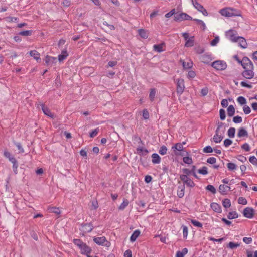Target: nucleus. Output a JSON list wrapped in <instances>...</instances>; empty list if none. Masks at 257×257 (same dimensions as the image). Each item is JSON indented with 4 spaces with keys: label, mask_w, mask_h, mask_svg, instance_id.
<instances>
[{
    "label": "nucleus",
    "mask_w": 257,
    "mask_h": 257,
    "mask_svg": "<svg viewBox=\"0 0 257 257\" xmlns=\"http://www.w3.org/2000/svg\"><path fill=\"white\" fill-rule=\"evenodd\" d=\"M73 243L77 246L80 250L81 254L85 255L86 256L89 255L92 252L91 248L87 245L86 243L82 241L80 239H74Z\"/></svg>",
    "instance_id": "1"
},
{
    "label": "nucleus",
    "mask_w": 257,
    "mask_h": 257,
    "mask_svg": "<svg viewBox=\"0 0 257 257\" xmlns=\"http://www.w3.org/2000/svg\"><path fill=\"white\" fill-rule=\"evenodd\" d=\"M227 35L229 38V39L234 42H238V44L240 47L242 48H246L247 46V43L246 42V39L240 36H236V35L234 33V31L233 30H229L227 32Z\"/></svg>",
    "instance_id": "2"
},
{
    "label": "nucleus",
    "mask_w": 257,
    "mask_h": 257,
    "mask_svg": "<svg viewBox=\"0 0 257 257\" xmlns=\"http://www.w3.org/2000/svg\"><path fill=\"white\" fill-rule=\"evenodd\" d=\"M220 13L221 15L227 17L241 16L240 11L230 7L221 9Z\"/></svg>",
    "instance_id": "3"
},
{
    "label": "nucleus",
    "mask_w": 257,
    "mask_h": 257,
    "mask_svg": "<svg viewBox=\"0 0 257 257\" xmlns=\"http://www.w3.org/2000/svg\"><path fill=\"white\" fill-rule=\"evenodd\" d=\"M211 66L217 70H224L227 67L226 63L222 60H216L211 63Z\"/></svg>",
    "instance_id": "4"
},
{
    "label": "nucleus",
    "mask_w": 257,
    "mask_h": 257,
    "mask_svg": "<svg viewBox=\"0 0 257 257\" xmlns=\"http://www.w3.org/2000/svg\"><path fill=\"white\" fill-rule=\"evenodd\" d=\"M185 89L184 81L182 78H179L176 83V93L178 96H180Z\"/></svg>",
    "instance_id": "5"
},
{
    "label": "nucleus",
    "mask_w": 257,
    "mask_h": 257,
    "mask_svg": "<svg viewBox=\"0 0 257 257\" xmlns=\"http://www.w3.org/2000/svg\"><path fill=\"white\" fill-rule=\"evenodd\" d=\"M171 149L173 150L174 155L176 156H184V153L182 152L183 151V146H182V143H176L172 147Z\"/></svg>",
    "instance_id": "6"
},
{
    "label": "nucleus",
    "mask_w": 257,
    "mask_h": 257,
    "mask_svg": "<svg viewBox=\"0 0 257 257\" xmlns=\"http://www.w3.org/2000/svg\"><path fill=\"white\" fill-rule=\"evenodd\" d=\"M174 20L176 21H182L183 20H192V17L185 13L175 14L174 16Z\"/></svg>",
    "instance_id": "7"
},
{
    "label": "nucleus",
    "mask_w": 257,
    "mask_h": 257,
    "mask_svg": "<svg viewBox=\"0 0 257 257\" xmlns=\"http://www.w3.org/2000/svg\"><path fill=\"white\" fill-rule=\"evenodd\" d=\"M255 211L253 208L247 207L244 209L242 214L243 216L247 218H252L254 215Z\"/></svg>",
    "instance_id": "8"
},
{
    "label": "nucleus",
    "mask_w": 257,
    "mask_h": 257,
    "mask_svg": "<svg viewBox=\"0 0 257 257\" xmlns=\"http://www.w3.org/2000/svg\"><path fill=\"white\" fill-rule=\"evenodd\" d=\"M241 66L244 69L253 68V64L251 60L247 57H244L241 60Z\"/></svg>",
    "instance_id": "9"
},
{
    "label": "nucleus",
    "mask_w": 257,
    "mask_h": 257,
    "mask_svg": "<svg viewBox=\"0 0 257 257\" xmlns=\"http://www.w3.org/2000/svg\"><path fill=\"white\" fill-rule=\"evenodd\" d=\"M94 226L91 223H83L81 224V227L80 230L84 233H89L92 231Z\"/></svg>",
    "instance_id": "10"
},
{
    "label": "nucleus",
    "mask_w": 257,
    "mask_h": 257,
    "mask_svg": "<svg viewBox=\"0 0 257 257\" xmlns=\"http://www.w3.org/2000/svg\"><path fill=\"white\" fill-rule=\"evenodd\" d=\"M253 68L244 69L242 72V75L246 79H250L254 76Z\"/></svg>",
    "instance_id": "11"
},
{
    "label": "nucleus",
    "mask_w": 257,
    "mask_h": 257,
    "mask_svg": "<svg viewBox=\"0 0 257 257\" xmlns=\"http://www.w3.org/2000/svg\"><path fill=\"white\" fill-rule=\"evenodd\" d=\"M230 189L231 188L229 186L221 184L219 186L218 191L221 194L225 195L227 194L228 191L230 190Z\"/></svg>",
    "instance_id": "12"
},
{
    "label": "nucleus",
    "mask_w": 257,
    "mask_h": 257,
    "mask_svg": "<svg viewBox=\"0 0 257 257\" xmlns=\"http://www.w3.org/2000/svg\"><path fill=\"white\" fill-rule=\"evenodd\" d=\"M40 105L41 107V108H42V110L43 113L45 115L50 117L51 118L53 117V116H54L53 114L51 113L50 110L47 107L45 106L44 104L41 103Z\"/></svg>",
    "instance_id": "13"
},
{
    "label": "nucleus",
    "mask_w": 257,
    "mask_h": 257,
    "mask_svg": "<svg viewBox=\"0 0 257 257\" xmlns=\"http://www.w3.org/2000/svg\"><path fill=\"white\" fill-rule=\"evenodd\" d=\"M93 241L98 245H104V243L107 242L106 238L104 236L93 238Z\"/></svg>",
    "instance_id": "14"
},
{
    "label": "nucleus",
    "mask_w": 257,
    "mask_h": 257,
    "mask_svg": "<svg viewBox=\"0 0 257 257\" xmlns=\"http://www.w3.org/2000/svg\"><path fill=\"white\" fill-rule=\"evenodd\" d=\"M45 61L48 66H52L53 64L56 63V58L47 55L45 57Z\"/></svg>",
    "instance_id": "15"
},
{
    "label": "nucleus",
    "mask_w": 257,
    "mask_h": 257,
    "mask_svg": "<svg viewBox=\"0 0 257 257\" xmlns=\"http://www.w3.org/2000/svg\"><path fill=\"white\" fill-rule=\"evenodd\" d=\"M185 185H180L178 186L177 194L179 198H182L184 196Z\"/></svg>",
    "instance_id": "16"
},
{
    "label": "nucleus",
    "mask_w": 257,
    "mask_h": 257,
    "mask_svg": "<svg viewBox=\"0 0 257 257\" xmlns=\"http://www.w3.org/2000/svg\"><path fill=\"white\" fill-rule=\"evenodd\" d=\"M223 136L221 134L219 135V132H218L217 130L215 131V134L213 136V141L216 143H220L223 139Z\"/></svg>",
    "instance_id": "17"
},
{
    "label": "nucleus",
    "mask_w": 257,
    "mask_h": 257,
    "mask_svg": "<svg viewBox=\"0 0 257 257\" xmlns=\"http://www.w3.org/2000/svg\"><path fill=\"white\" fill-rule=\"evenodd\" d=\"M210 207L211 209L216 213H221V206L217 203H212L210 204Z\"/></svg>",
    "instance_id": "18"
},
{
    "label": "nucleus",
    "mask_w": 257,
    "mask_h": 257,
    "mask_svg": "<svg viewBox=\"0 0 257 257\" xmlns=\"http://www.w3.org/2000/svg\"><path fill=\"white\" fill-rule=\"evenodd\" d=\"M248 136V132L244 127H240L238 129L237 133V137H247Z\"/></svg>",
    "instance_id": "19"
},
{
    "label": "nucleus",
    "mask_w": 257,
    "mask_h": 257,
    "mask_svg": "<svg viewBox=\"0 0 257 257\" xmlns=\"http://www.w3.org/2000/svg\"><path fill=\"white\" fill-rule=\"evenodd\" d=\"M29 54L31 56L33 57L37 61H40V53L35 50H31L29 52Z\"/></svg>",
    "instance_id": "20"
},
{
    "label": "nucleus",
    "mask_w": 257,
    "mask_h": 257,
    "mask_svg": "<svg viewBox=\"0 0 257 257\" xmlns=\"http://www.w3.org/2000/svg\"><path fill=\"white\" fill-rule=\"evenodd\" d=\"M140 233L141 232L139 229L135 230L130 237V241L132 242L135 241L136 239L140 235Z\"/></svg>",
    "instance_id": "21"
},
{
    "label": "nucleus",
    "mask_w": 257,
    "mask_h": 257,
    "mask_svg": "<svg viewBox=\"0 0 257 257\" xmlns=\"http://www.w3.org/2000/svg\"><path fill=\"white\" fill-rule=\"evenodd\" d=\"M152 162L153 164H159L161 162V158L157 153H153L152 155Z\"/></svg>",
    "instance_id": "22"
},
{
    "label": "nucleus",
    "mask_w": 257,
    "mask_h": 257,
    "mask_svg": "<svg viewBox=\"0 0 257 257\" xmlns=\"http://www.w3.org/2000/svg\"><path fill=\"white\" fill-rule=\"evenodd\" d=\"M180 62H182L183 67L186 69H190L192 68L193 66V63L190 60H188V61L185 62L184 60H181Z\"/></svg>",
    "instance_id": "23"
},
{
    "label": "nucleus",
    "mask_w": 257,
    "mask_h": 257,
    "mask_svg": "<svg viewBox=\"0 0 257 257\" xmlns=\"http://www.w3.org/2000/svg\"><path fill=\"white\" fill-rule=\"evenodd\" d=\"M138 34L140 35V36L143 39H147L148 37V33L145 29H139Z\"/></svg>",
    "instance_id": "24"
},
{
    "label": "nucleus",
    "mask_w": 257,
    "mask_h": 257,
    "mask_svg": "<svg viewBox=\"0 0 257 257\" xmlns=\"http://www.w3.org/2000/svg\"><path fill=\"white\" fill-rule=\"evenodd\" d=\"M68 56V54L66 50H63L61 54L58 55V60L60 62L63 61Z\"/></svg>",
    "instance_id": "25"
},
{
    "label": "nucleus",
    "mask_w": 257,
    "mask_h": 257,
    "mask_svg": "<svg viewBox=\"0 0 257 257\" xmlns=\"http://www.w3.org/2000/svg\"><path fill=\"white\" fill-rule=\"evenodd\" d=\"M227 115L229 117H232L234 115L235 110L234 106L232 105H229L227 109Z\"/></svg>",
    "instance_id": "26"
},
{
    "label": "nucleus",
    "mask_w": 257,
    "mask_h": 257,
    "mask_svg": "<svg viewBox=\"0 0 257 257\" xmlns=\"http://www.w3.org/2000/svg\"><path fill=\"white\" fill-rule=\"evenodd\" d=\"M137 153L140 155H145L148 153V151L146 149H143V147H139L137 148Z\"/></svg>",
    "instance_id": "27"
},
{
    "label": "nucleus",
    "mask_w": 257,
    "mask_h": 257,
    "mask_svg": "<svg viewBox=\"0 0 257 257\" xmlns=\"http://www.w3.org/2000/svg\"><path fill=\"white\" fill-rule=\"evenodd\" d=\"M201 61L204 63H208L209 61L211 59L210 55L208 54H204L201 56Z\"/></svg>",
    "instance_id": "28"
},
{
    "label": "nucleus",
    "mask_w": 257,
    "mask_h": 257,
    "mask_svg": "<svg viewBox=\"0 0 257 257\" xmlns=\"http://www.w3.org/2000/svg\"><path fill=\"white\" fill-rule=\"evenodd\" d=\"M4 156L8 158L9 160V161L13 162L15 160H16V158L8 151H5L4 152Z\"/></svg>",
    "instance_id": "29"
},
{
    "label": "nucleus",
    "mask_w": 257,
    "mask_h": 257,
    "mask_svg": "<svg viewBox=\"0 0 257 257\" xmlns=\"http://www.w3.org/2000/svg\"><path fill=\"white\" fill-rule=\"evenodd\" d=\"M240 243H234L233 242H230L228 244H227V248H230L231 249H234L240 245Z\"/></svg>",
    "instance_id": "30"
},
{
    "label": "nucleus",
    "mask_w": 257,
    "mask_h": 257,
    "mask_svg": "<svg viewBox=\"0 0 257 257\" xmlns=\"http://www.w3.org/2000/svg\"><path fill=\"white\" fill-rule=\"evenodd\" d=\"M164 45L163 43L158 44V45H154L153 46V50L157 52L160 53L164 51L163 49V45Z\"/></svg>",
    "instance_id": "31"
},
{
    "label": "nucleus",
    "mask_w": 257,
    "mask_h": 257,
    "mask_svg": "<svg viewBox=\"0 0 257 257\" xmlns=\"http://www.w3.org/2000/svg\"><path fill=\"white\" fill-rule=\"evenodd\" d=\"M192 3L194 7L198 11H200L202 10L203 6L198 3L196 0H192Z\"/></svg>",
    "instance_id": "32"
},
{
    "label": "nucleus",
    "mask_w": 257,
    "mask_h": 257,
    "mask_svg": "<svg viewBox=\"0 0 257 257\" xmlns=\"http://www.w3.org/2000/svg\"><path fill=\"white\" fill-rule=\"evenodd\" d=\"M194 45V37H191L186 40L185 46L187 47H192Z\"/></svg>",
    "instance_id": "33"
},
{
    "label": "nucleus",
    "mask_w": 257,
    "mask_h": 257,
    "mask_svg": "<svg viewBox=\"0 0 257 257\" xmlns=\"http://www.w3.org/2000/svg\"><path fill=\"white\" fill-rule=\"evenodd\" d=\"M129 201L126 199H123V202L119 206L118 209L121 210H124L128 206Z\"/></svg>",
    "instance_id": "34"
},
{
    "label": "nucleus",
    "mask_w": 257,
    "mask_h": 257,
    "mask_svg": "<svg viewBox=\"0 0 257 257\" xmlns=\"http://www.w3.org/2000/svg\"><path fill=\"white\" fill-rule=\"evenodd\" d=\"M238 213L236 211H232L229 212L227 218L229 219H233L238 218Z\"/></svg>",
    "instance_id": "35"
},
{
    "label": "nucleus",
    "mask_w": 257,
    "mask_h": 257,
    "mask_svg": "<svg viewBox=\"0 0 257 257\" xmlns=\"http://www.w3.org/2000/svg\"><path fill=\"white\" fill-rule=\"evenodd\" d=\"M33 32V30H25L20 32L19 35L24 36H29L32 35Z\"/></svg>",
    "instance_id": "36"
},
{
    "label": "nucleus",
    "mask_w": 257,
    "mask_h": 257,
    "mask_svg": "<svg viewBox=\"0 0 257 257\" xmlns=\"http://www.w3.org/2000/svg\"><path fill=\"white\" fill-rule=\"evenodd\" d=\"M13 164V170L15 174L18 173V167L19 166L18 162L17 160L16 159L13 162H11Z\"/></svg>",
    "instance_id": "37"
},
{
    "label": "nucleus",
    "mask_w": 257,
    "mask_h": 257,
    "mask_svg": "<svg viewBox=\"0 0 257 257\" xmlns=\"http://www.w3.org/2000/svg\"><path fill=\"white\" fill-rule=\"evenodd\" d=\"M226 166H227L228 169L229 171H233V170H235L237 168V165L235 164L232 163V162L228 163L227 164Z\"/></svg>",
    "instance_id": "38"
},
{
    "label": "nucleus",
    "mask_w": 257,
    "mask_h": 257,
    "mask_svg": "<svg viewBox=\"0 0 257 257\" xmlns=\"http://www.w3.org/2000/svg\"><path fill=\"white\" fill-rule=\"evenodd\" d=\"M235 134V128L234 127H230L227 131V135L230 138H234Z\"/></svg>",
    "instance_id": "39"
},
{
    "label": "nucleus",
    "mask_w": 257,
    "mask_h": 257,
    "mask_svg": "<svg viewBox=\"0 0 257 257\" xmlns=\"http://www.w3.org/2000/svg\"><path fill=\"white\" fill-rule=\"evenodd\" d=\"M222 205L223 207L225 208H227L230 207L231 206V202L229 199H224L222 201Z\"/></svg>",
    "instance_id": "40"
},
{
    "label": "nucleus",
    "mask_w": 257,
    "mask_h": 257,
    "mask_svg": "<svg viewBox=\"0 0 257 257\" xmlns=\"http://www.w3.org/2000/svg\"><path fill=\"white\" fill-rule=\"evenodd\" d=\"M192 20L195 21L198 24L202 26V29L205 30L206 29V25L203 21L198 19H193Z\"/></svg>",
    "instance_id": "41"
},
{
    "label": "nucleus",
    "mask_w": 257,
    "mask_h": 257,
    "mask_svg": "<svg viewBox=\"0 0 257 257\" xmlns=\"http://www.w3.org/2000/svg\"><path fill=\"white\" fill-rule=\"evenodd\" d=\"M156 95V90L155 88L151 89L150 92L149 94V98L152 102L154 101Z\"/></svg>",
    "instance_id": "42"
},
{
    "label": "nucleus",
    "mask_w": 257,
    "mask_h": 257,
    "mask_svg": "<svg viewBox=\"0 0 257 257\" xmlns=\"http://www.w3.org/2000/svg\"><path fill=\"white\" fill-rule=\"evenodd\" d=\"M167 148L164 145H163L162 146H161L160 147V149L159 150V153L161 155H165L167 153Z\"/></svg>",
    "instance_id": "43"
},
{
    "label": "nucleus",
    "mask_w": 257,
    "mask_h": 257,
    "mask_svg": "<svg viewBox=\"0 0 257 257\" xmlns=\"http://www.w3.org/2000/svg\"><path fill=\"white\" fill-rule=\"evenodd\" d=\"M206 190H208L210 191L211 193H212L213 194H215L216 193V190L215 188V187L212 185H208L206 188Z\"/></svg>",
    "instance_id": "44"
},
{
    "label": "nucleus",
    "mask_w": 257,
    "mask_h": 257,
    "mask_svg": "<svg viewBox=\"0 0 257 257\" xmlns=\"http://www.w3.org/2000/svg\"><path fill=\"white\" fill-rule=\"evenodd\" d=\"M191 223L194 226L197 227H202V224L199 222L198 221H197L196 220L191 219Z\"/></svg>",
    "instance_id": "45"
},
{
    "label": "nucleus",
    "mask_w": 257,
    "mask_h": 257,
    "mask_svg": "<svg viewBox=\"0 0 257 257\" xmlns=\"http://www.w3.org/2000/svg\"><path fill=\"white\" fill-rule=\"evenodd\" d=\"M237 102L240 104V105H244L246 103V99L243 97V96H239L237 99Z\"/></svg>",
    "instance_id": "46"
},
{
    "label": "nucleus",
    "mask_w": 257,
    "mask_h": 257,
    "mask_svg": "<svg viewBox=\"0 0 257 257\" xmlns=\"http://www.w3.org/2000/svg\"><path fill=\"white\" fill-rule=\"evenodd\" d=\"M198 172L199 174L206 175L208 174L207 168L206 166H203L201 169H199Z\"/></svg>",
    "instance_id": "47"
},
{
    "label": "nucleus",
    "mask_w": 257,
    "mask_h": 257,
    "mask_svg": "<svg viewBox=\"0 0 257 257\" xmlns=\"http://www.w3.org/2000/svg\"><path fill=\"white\" fill-rule=\"evenodd\" d=\"M183 238L186 239L188 236V227L185 225H182Z\"/></svg>",
    "instance_id": "48"
},
{
    "label": "nucleus",
    "mask_w": 257,
    "mask_h": 257,
    "mask_svg": "<svg viewBox=\"0 0 257 257\" xmlns=\"http://www.w3.org/2000/svg\"><path fill=\"white\" fill-rule=\"evenodd\" d=\"M233 121L235 123H240L242 121V118L241 116L237 115V116H234L233 118Z\"/></svg>",
    "instance_id": "49"
},
{
    "label": "nucleus",
    "mask_w": 257,
    "mask_h": 257,
    "mask_svg": "<svg viewBox=\"0 0 257 257\" xmlns=\"http://www.w3.org/2000/svg\"><path fill=\"white\" fill-rule=\"evenodd\" d=\"M238 203L242 205H246L247 203V200L242 197H240L238 199Z\"/></svg>",
    "instance_id": "50"
},
{
    "label": "nucleus",
    "mask_w": 257,
    "mask_h": 257,
    "mask_svg": "<svg viewBox=\"0 0 257 257\" xmlns=\"http://www.w3.org/2000/svg\"><path fill=\"white\" fill-rule=\"evenodd\" d=\"M219 116H220V118L221 120H223L225 119V117H226L225 111L223 109H220Z\"/></svg>",
    "instance_id": "51"
},
{
    "label": "nucleus",
    "mask_w": 257,
    "mask_h": 257,
    "mask_svg": "<svg viewBox=\"0 0 257 257\" xmlns=\"http://www.w3.org/2000/svg\"><path fill=\"white\" fill-rule=\"evenodd\" d=\"M183 161L185 164H191L193 163L192 158L189 157H183Z\"/></svg>",
    "instance_id": "52"
},
{
    "label": "nucleus",
    "mask_w": 257,
    "mask_h": 257,
    "mask_svg": "<svg viewBox=\"0 0 257 257\" xmlns=\"http://www.w3.org/2000/svg\"><path fill=\"white\" fill-rule=\"evenodd\" d=\"M186 182L185 183V184H186V185L188 187H193L195 185L194 182L192 180H191V179L189 178V177L187 179V181H186Z\"/></svg>",
    "instance_id": "53"
},
{
    "label": "nucleus",
    "mask_w": 257,
    "mask_h": 257,
    "mask_svg": "<svg viewBox=\"0 0 257 257\" xmlns=\"http://www.w3.org/2000/svg\"><path fill=\"white\" fill-rule=\"evenodd\" d=\"M14 144L17 147L19 151V153H23L24 152V150L21 144L19 142H14Z\"/></svg>",
    "instance_id": "54"
},
{
    "label": "nucleus",
    "mask_w": 257,
    "mask_h": 257,
    "mask_svg": "<svg viewBox=\"0 0 257 257\" xmlns=\"http://www.w3.org/2000/svg\"><path fill=\"white\" fill-rule=\"evenodd\" d=\"M203 151L204 153H212L213 150L210 146H207L203 148Z\"/></svg>",
    "instance_id": "55"
},
{
    "label": "nucleus",
    "mask_w": 257,
    "mask_h": 257,
    "mask_svg": "<svg viewBox=\"0 0 257 257\" xmlns=\"http://www.w3.org/2000/svg\"><path fill=\"white\" fill-rule=\"evenodd\" d=\"M247 257H257V250L254 252V255L253 256V252L249 250H246Z\"/></svg>",
    "instance_id": "56"
},
{
    "label": "nucleus",
    "mask_w": 257,
    "mask_h": 257,
    "mask_svg": "<svg viewBox=\"0 0 257 257\" xmlns=\"http://www.w3.org/2000/svg\"><path fill=\"white\" fill-rule=\"evenodd\" d=\"M241 147L242 149L244 150L246 152H248L250 150V146L247 143L243 144Z\"/></svg>",
    "instance_id": "57"
},
{
    "label": "nucleus",
    "mask_w": 257,
    "mask_h": 257,
    "mask_svg": "<svg viewBox=\"0 0 257 257\" xmlns=\"http://www.w3.org/2000/svg\"><path fill=\"white\" fill-rule=\"evenodd\" d=\"M99 129L98 128L94 129L92 132L90 133V137L91 138H94L95 137L98 133Z\"/></svg>",
    "instance_id": "58"
},
{
    "label": "nucleus",
    "mask_w": 257,
    "mask_h": 257,
    "mask_svg": "<svg viewBox=\"0 0 257 257\" xmlns=\"http://www.w3.org/2000/svg\"><path fill=\"white\" fill-rule=\"evenodd\" d=\"M243 110L245 114H248L251 112V109L248 106L245 105L243 107Z\"/></svg>",
    "instance_id": "59"
},
{
    "label": "nucleus",
    "mask_w": 257,
    "mask_h": 257,
    "mask_svg": "<svg viewBox=\"0 0 257 257\" xmlns=\"http://www.w3.org/2000/svg\"><path fill=\"white\" fill-rule=\"evenodd\" d=\"M219 41V38L218 36H216L213 40H212L210 43L212 46H215Z\"/></svg>",
    "instance_id": "60"
},
{
    "label": "nucleus",
    "mask_w": 257,
    "mask_h": 257,
    "mask_svg": "<svg viewBox=\"0 0 257 257\" xmlns=\"http://www.w3.org/2000/svg\"><path fill=\"white\" fill-rule=\"evenodd\" d=\"M243 241L247 244H249L252 242V239L251 237H245L243 238Z\"/></svg>",
    "instance_id": "61"
},
{
    "label": "nucleus",
    "mask_w": 257,
    "mask_h": 257,
    "mask_svg": "<svg viewBox=\"0 0 257 257\" xmlns=\"http://www.w3.org/2000/svg\"><path fill=\"white\" fill-rule=\"evenodd\" d=\"M143 117L145 119H148L149 118V113L146 109L143 110Z\"/></svg>",
    "instance_id": "62"
},
{
    "label": "nucleus",
    "mask_w": 257,
    "mask_h": 257,
    "mask_svg": "<svg viewBox=\"0 0 257 257\" xmlns=\"http://www.w3.org/2000/svg\"><path fill=\"white\" fill-rule=\"evenodd\" d=\"M103 25L104 26H107L110 30H115V27L113 25L109 24L106 21H104L103 22Z\"/></svg>",
    "instance_id": "63"
},
{
    "label": "nucleus",
    "mask_w": 257,
    "mask_h": 257,
    "mask_svg": "<svg viewBox=\"0 0 257 257\" xmlns=\"http://www.w3.org/2000/svg\"><path fill=\"white\" fill-rule=\"evenodd\" d=\"M208 93V89L207 87H204L201 89V94L203 96H205L207 95Z\"/></svg>",
    "instance_id": "64"
}]
</instances>
